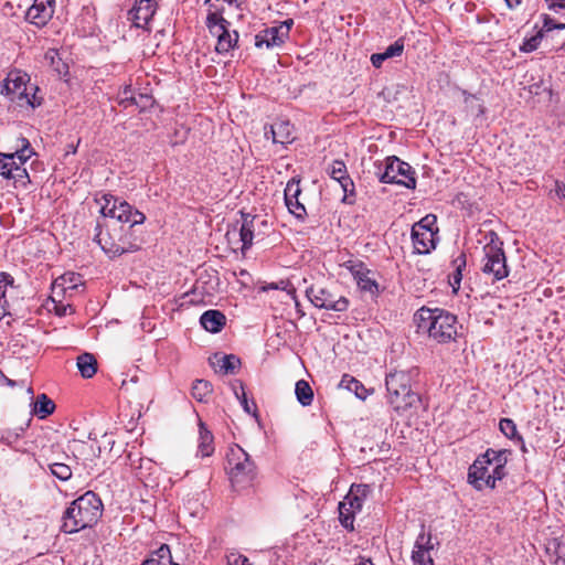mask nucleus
Returning a JSON list of instances; mask_svg holds the SVG:
<instances>
[{
    "label": "nucleus",
    "mask_w": 565,
    "mask_h": 565,
    "mask_svg": "<svg viewBox=\"0 0 565 565\" xmlns=\"http://www.w3.org/2000/svg\"><path fill=\"white\" fill-rule=\"evenodd\" d=\"M95 202L100 205L103 220L96 222L94 241L102 250L111 258L139 250L142 239L135 226L143 224L146 215L110 193L96 195Z\"/></svg>",
    "instance_id": "1"
},
{
    "label": "nucleus",
    "mask_w": 565,
    "mask_h": 565,
    "mask_svg": "<svg viewBox=\"0 0 565 565\" xmlns=\"http://www.w3.org/2000/svg\"><path fill=\"white\" fill-rule=\"evenodd\" d=\"M418 374L417 367L394 370L386 374L387 403L397 414H404L408 409L419 406L420 396L412 388V383Z\"/></svg>",
    "instance_id": "2"
},
{
    "label": "nucleus",
    "mask_w": 565,
    "mask_h": 565,
    "mask_svg": "<svg viewBox=\"0 0 565 565\" xmlns=\"http://www.w3.org/2000/svg\"><path fill=\"white\" fill-rule=\"evenodd\" d=\"M103 509V502L95 492H85L75 499L63 513L62 530L71 534L92 527L100 519Z\"/></svg>",
    "instance_id": "3"
},
{
    "label": "nucleus",
    "mask_w": 565,
    "mask_h": 565,
    "mask_svg": "<svg viewBox=\"0 0 565 565\" xmlns=\"http://www.w3.org/2000/svg\"><path fill=\"white\" fill-rule=\"evenodd\" d=\"M418 331L427 332L438 343H448L457 337V317L440 308H419L414 315Z\"/></svg>",
    "instance_id": "4"
},
{
    "label": "nucleus",
    "mask_w": 565,
    "mask_h": 565,
    "mask_svg": "<svg viewBox=\"0 0 565 565\" xmlns=\"http://www.w3.org/2000/svg\"><path fill=\"white\" fill-rule=\"evenodd\" d=\"M374 173L382 183H394L407 189L416 188L414 169L395 156L374 162Z\"/></svg>",
    "instance_id": "5"
},
{
    "label": "nucleus",
    "mask_w": 565,
    "mask_h": 565,
    "mask_svg": "<svg viewBox=\"0 0 565 565\" xmlns=\"http://www.w3.org/2000/svg\"><path fill=\"white\" fill-rule=\"evenodd\" d=\"M486 245L483 246L484 257L482 273L492 276V280H502L509 276V267L503 250V242L494 231H489L484 235Z\"/></svg>",
    "instance_id": "6"
},
{
    "label": "nucleus",
    "mask_w": 565,
    "mask_h": 565,
    "mask_svg": "<svg viewBox=\"0 0 565 565\" xmlns=\"http://www.w3.org/2000/svg\"><path fill=\"white\" fill-rule=\"evenodd\" d=\"M38 89V86L30 83V76L25 72L15 68L4 78L2 93L34 108L41 105V100L35 96Z\"/></svg>",
    "instance_id": "7"
},
{
    "label": "nucleus",
    "mask_w": 565,
    "mask_h": 565,
    "mask_svg": "<svg viewBox=\"0 0 565 565\" xmlns=\"http://www.w3.org/2000/svg\"><path fill=\"white\" fill-rule=\"evenodd\" d=\"M228 475L233 484L249 483L256 476V466L249 455L239 446L227 454Z\"/></svg>",
    "instance_id": "8"
},
{
    "label": "nucleus",
    "mask_w": 565,
    "mask_h": 565,
    "mask_svg": "<svg viewBox=\"0 0 565 565\" xmlns=\"http://www.w3.org/2000/svg\"><path fill=\"white\" fill-rule=\"evenodd\" d=\"M306 296L315 307L335 312L347 311L350 303L344 296L337 297L329 289L320 286H310L307 288Z\"/></svg>",
    "instance_id": "9"
},
{
    "label": "nucleus",
    "mask_w": 565,
    "mask_h": 565,
    "mask_svg": "<svg viewBox=\"0 0 565 565\" xmlns=\"http://www.w3.org/2000/svg\"><path fill=\"white\" fill-rule=\"evenodd\" d=\"M18 294L14 278L8 273H0V319L11 315L18 300Z\"/></svg>",
    "instance_id": "10"
},
{
    "label": "nucleus",
    "mask_w": 565,
    "mask_h": 565,
    "mask_svg": "<svg viewBox=\"0 0 565 565\" xmlns=\"http://www.w3.org/2000/svg\"><path fill=\"white\" fill-rule=\"evenodd\" d=\"M32 4L26 10V19L36 26L45 25L54 14L55 0H26Z\"/></svg>",
    "instance_id": "11"
},
{
    "label": "nucleus",
    "mask_w": 565,
    "mask_h": 565,
    "mask_svg": "<svg viewBox=\"0 0 565 565\" xmlns=\"http://www.w3.org/2000/svg\"><path fill=\"white\" fill-rule=\"evenodd\" d=\"M434 550L431 534L425 532V525H422V532L418 534L414 550L412 552V561L414 565H434L430 551Z\"/></svg>",
    "instance_id": "12"
},
{
    "label": "nucleus",
    "mask_w": 565,
    "mask_h": 565,
    "mask_svg": "<svg viewBox=\"0 0 565 565\" xmlns=\"http://www.w3.org/2000/svg\"><path fill=\"white\" fill-rule=\"evenodd\" d=\"M301 194L300 180L292 178L285 188V203L288 211L298 220H305L307 211L305 205L299 201Z\"/></svg>",
    "instance_id": "13"
},
{
    "label": "nucleus",
    "mask_w": 565,
    "mask_h": 565,
    "mask_svg": "<svg viewBox=\"0 0 565 565\" xmlns=\"http://www.w3.org/2000/svg\"><path fill=\"white\" fill-rule=\"evenodd\" d=\"M347 267L361 290L369 291L372 296L377 295L379 285L370 277L371 270L367 269L362 262H349Z\"/></svg>",
    "instance_id": "14"
},
{
    "label": "nucleus",
    "mask_w": 565,
    "mask_h": 565,
    "mask_svg": "<svg viewBox=\"0 0 565 565\" xmlns=\"http://www.w3.org/2000/svg\"><path fill=\"white\" fill-rule=\"evenodd\" d=\"M156 12V4L151 0H136L128 11V19L137 28H145Z\"/></svg>",
    "instance_id": "15"
},
{
    "label": "nucleus",
    "mask_w": 565,
    "mask_h": 565,
    "mask_svg": "<svg viewBox=\"0 0 565 565\" xmlns=\"http://www.w3.org/2000/svg\"><path fill=\"white\" fill-rule=\"evenodd\" d=\"M287 41L284 35V30H280L278 25H273L266 28L258 32L255 36V46L256 47H279Z\"/></svg>",
    "instance_id": "16"
},
{
    "label": "nucleus",
    "mask_w": 565,
    "mask_h": 565,
    "mask_svg": "<svg viewBox=\"0 0 565 565\" xmlns=\"http://www.w3.org/2000/svg\"><path fill=\"white\" fill-rule=\"evenodd\" d=\"M437 233L412 227V241L417 254H429L436 247Z\"/></svg>",
    "instance_id": "17"
},
{
    "label": "nucleus",
    "mask_w": 565,
    "mask_h": 565,
    "mask_svg": "<svg viewBox=\"0 0 565 565\" xmlns=\"http://www.w3.org/2000/svg\"><path fill=\"white\" fill-rule=\"evenodd\" d=\"M372 489L369 484H352L343 502L349 505L351 511L360 512Z\"/></svg>",
    "instance_id": "18"
},
{
    "label": "nucleus",
    "mask_w": 565,
    "mask_h": 565,
    "mask_svg": "<svg viewBox=\"0 0 565 565\" xmlns=\"http://www.w3.org/2000/svg\"><path fill=\"white\" fill-rule=\"evenodd\" d=\"M490 466V459H486L483 454L480 455L473 463L469 468L468 472V481L472 484L477 490L483 489L482 481L484 480L488 472V467Z\"/></svg>",
    "instance_id": "19"
},
{
    "label": "nucleus",
    "mask_w": 565,
    "mask_h": 565,
    "mask_svg": "<svg viewBox=\"0 0 565 565\" xmlns=\"http://www.w3.org/2000/svg\"><path fill=\"white\" fill-rule=\"evenodd\" d=\"M270 138L273 142L288 145L294 141L292 126L287 120H277L270 126L269 131H265L266 138Z\"/></svg>",
    "instance_id": "20"
},
{
    "label": "nucleus",
    "mask_w": 565,
    "mask_h": 565,
    "mask_svg": "<svg viewBox=\"0 0 565 565\" xmlns=\"http://www.w3.org/2000/svg\"><path fill=\"white\" fill-rule=\"evenodd\" d=\"M226 317L224 313H222L218 310H207L205 311L201 318L200 323L201 326L209 332L217 333L220 332L223 327L225 326Z\"/></svg>",
    "instance_id": "21"
},
{
    "label": "nucleus",
    "mask_w": 565,
    "mask_h": 565,
    "mask_svg": "<svg viewBox=\"0 0 565 565\" xmlns=\"http://www.w3.org/2000/svg\"><path fill=\"white\" fill-rule=\"evenodd\" d=\"M404 39L401 38L396 40L393 44L387 46L384 52L371 55L372 65L380 68L386 60L401 56L404 52Z\"/></svg>",
    "instance_id": "22"
},
{
    "label": "nucleus",
    "mask_w": 565,
    "mask_h": 565,
    "mask_svg": "<svg viewBox=\"0 0 565 565\" xmlns=\"http://www.w3.org/2000/svg\"><path fill=\"white\" fill-rule=\"evenodd\" d=\"M243 223L239 230L241 241L243 243L242 249H248L253 245L255 223L259 221L257 216L249 214H242Z\"/></svg>",
    "instance_id": "23"
},
{
    "label": "nucleus",
    "mask_w": 565,
    "mask_h": 565,
    "mask_svg": "<svg viewBox=\"0 0 565 565\" xmlns=\"http://www.w3.org/2000/svg\"><path fill=\"white\" fill-rule=\"evenodd\" d=\"M214 359L216 361L212 362V365L218 367V372L223 374H234L241 365V360L234 354H215Z\"/></svg>",
    "instance_id": "24"
},
{
    "label": "nucleus",
    "mask_w": 565,
    "mask_h": 565,
    "mask_svg": "<svg viewBox=\"0 0 565 565\" xmlns=\"http://www.w3.org/2000/svg\"><path fill=\"white\" fill-rule=\"evenodd\" d=\"M76 365L84 379H90L97 372V361L90 353H83L78 355Z\"/></svg>",
    "instance_id": "25"
},
{
    "label": "nucleus",
    "mask_w": 565,
    "mask_h": 565,
    "mask_svg": "<svg viewBox=\"0 0 565 565\" xmlns=\"http://www.w3.org/2000/svg\"><path fill=\"white\" fill-rule=\"evenodd\" d=\"M214 452L213 435L209 431L203 423L200 424V443L198 446V455L209 457Z\"/></svg>",
    "instance_id": "26"
},
{
    "label": "nucleus",
    "mask_w": 565,
    "mask_h": 565,
    "mask_svg": "<svg viewBox=\"0 0 565 565\" xmlns=\"http://www.w3.org/2000/svg\"><path fill=\"white\" fill-rule=\"evenodd\" d=\"M546 552L554 557L556 565H565V540L553 539L546 545Z\"/></svg>",
    "instance_id": "27"
},
{
    "label": "nucleus",
    "mask_w": 565,
    "mask_h": 565,
    "mask_svg": "<svg viewBox=\"0 0 565 565\" xmlns=\"http://www.w3.org/2000/svg\"><path fill=\"white\" fill-rule=\"evenodd\" d=\"M54 409L55 404L51 398H49L45 394L38 396V399L34 403L33 412L39 418H46L54 412Z\"/></svg>",
    "instance_id": "28"
},
{
    "label": "nucleus",
    "mask_w": 565,
    "mask_h": 565,
    "mask_svg": "<svg viewBox=\"0 0 565 565\" xmlns=\"http://www.w3.org/2000/svg\"><path fill=\"white\" fill-rule=\"evenodd\" d=\"M295 394H296V397H297V401L302 405V406H309L312 404V401H313V391L310 386V384L305 381V380H299L297 383H296V386H295Z\"/></svg>",
    "instance_id": "29"
},
{
    "label": "nucleus",
    "mask_w": 565,
    "mask_h": 565,
    "mask_svg": "<svg viewBox=\"0 0 565 565\" xmlns=\"http://www.w3.org/2000/svg\"><path fill=\"white\" fill-rule=\"evenodd\" d=\"M328 173L330 178L338 182H345V184H351V178L348 174L347 166L342 160H334L330 164L328 169Z\"/></svg>",
    "instance_id": "30"
},
{
    "label": "nucleus",
    "mask_w": 565,
    "mask_h": 565,
    "mask_svg": "<svg viewBox=\"0 0 565 565\" xmlns=\"http://www.w3.org/2000/svg\"><path fill=\"white\" fill-rule=\"evenodd\" d=\"M213 388L212 384L206 380H195L192 385V396L200 403L207 402Z\"/></svg>",
    "instance_id": "31"
},
{
    "label": "nucleus",
    "mask_w": 565,
    "mask_h": 565,
    "mask_svg": "<svg viewBox=\"0 0 565 565\" xmlns=\"http://www.w3.org/2000/svg\"><path fill=\"white\" fill-rule=\"evenodd\" d=\"M20 141V148H18L14 152H11L10 154L13 157L14 161H19L18 164H24L34 154V151L31 147L30 141L26 138L21 137Z\"/></svg>",
    "instance_id": "32"
},
{
    "label": "nucleus",
    "mask_w": 565,
    "mask_h": 565,
    "mask_svg": "<svg viewBox=\"0 0 565 565\" xmlns=\"http://www.w3.org/2000/svg\"><path fill=\"white\" fill-rule=\"evenodd\" d=\"M237 41L238 33L236 31H233V34H231L230 30L227 29L226 32L218 38L216 51L218 53H227L235 46Z\"/></svg>",
    "instance_id": "33"
},
{
    "label": "nucleus",
    "mask_w": 565,
    "mask_h": 565,
    "mask_svg": "<svg viewBox=\"0 0 565 565\" xmlns=\"http://www.w3.org/2000/svg\"><path fill=\"white\" fill-rule=\"evenodd\" d=\"M339 520L343 527H345L349 531L354 530V518L358 512L351 511L349 509V505L345 504L343 501L339 503Z\"/></svg>",
    "instance_id": "34"
},
{
    "label": "nucleus",
    "mask_w": 565,
    "mask_h": 565,
    "mask_svg": "<svg viewBox=\"0 0 565 565\" xmlns=\"http://www.w3.org/2000/svg\"><path fill=\"white\" fill-rule=\"evenodd\" d=\"M341 385H345V387L355 394L356 397L360 399H365L367 396V391L363 386V384L355 380L354 377H351L350 375H343L341 380Z\"/></svg>",
    "instance_id": "35"
},
{
    "label": "nucleus",
    "mask_w": 565,
    "mask_h": 565,
    "mask_svg": "<svg viewBox=\"0 0 565 565\" xmlns=\"http://www.w3.org/2000/svg\"><path fill=\"white\" fill-rule=\"evenodd\" d=\"M501 433L511 440H521V435L518 433L516 425L511 418H502L499 423Z\"/></svg>",
    "instance_id": "36"
},
{
    "label": "nucleus",
    "mask_w": 565,
    "mask_h": 565,
    "mask_svg": "<svg viewBox=\"0 0 565 565\" xmlns=\"http://www.w3.org/2000/svg\"><path fill=\"white\" fill-rule=\"evenodd\" d=\"M511 454L508 449H501V450H494V449H488L483 456L486 459H490V465H507L508 462V456Z\"/></svg>",
    "instance_id": "37"
},
{
    "label": "nucleus",
    "mask_w": 565,
    "mask_h": 565,
    "mask_svg": "<svg viewBox=\"0 0 565 565\" xmlns=\"http://www.w3.org/2000/svg\"><path fill=\"white\" fill-rule=\"evenodd\" d=\"M454 264L456 266V269H455V273L451 276L450 285L452 286L454 290L456 291L459 288L460 281L462 279L461 270L466 266V255L465 254H460V256H458L455 259Z\"/></svg>",
    "instance_id": "38"
},
{
    "label": "nucleus",
    "mask_w": 565,
    "mask_h": 565,
    "mask_svg": "<svg viewBox=\"0 0 565 565\" xmlns=\"http://www.w3.org/2000/svg\"><path fill=\"white\" fill-rule=\"evenodd\" d=\"M15 162L11 154L0 152V174L6 179H11Z\"/></svg>",
    "instance_id": "39"
},
{
    "label": "nucleus",
    "mask_w": 565,
    "mask_h": 565,
    "mask_svg": "<svg viewBox=\"0 0 565 565\" xmlns=\"http://www.w3.org/2000/svg\"><path fill=\"white\" fill-rule=\"evenodd\" d=\"M152 554L157 558V563H160L161 565H179L173 562L171 550L167 544H162Z\"/></svg>",
    "instance_id": "40"
},
{
    "label": "nucleus",
    "mask_w": 565,
    "mask_h": 565,
    "mask_svg": "<svg viewBox=\"0 0 565 565\" xmlns=\"http://www.w3.org/2000/svg\"><path fill=\"white\" fill-rule=\"evenodd\" d=\"M50 470L53 476L62 481H67L72 478V469L68 465L54 462L50 465Z\"/></svg>",
    "instance_id": "41"
},
{
    "label": "nucleus",
    "mask_w": 565,
    "mask_h": 565,
    "mask_svg": "<svg viewBox=\"0 0 565 565\" xmlns=\"http://www.w3.org/2000/svg\"><path fill=\"white\" fill-rule=\"evenodd\" d=\"M437 223V216L434 214H427L423 218H420L418 222H416L413 227L424 231H433L438 234V227L436 225Z\"/></svg>",
    "instance_id": "42"
},
{
    "label": "nucleus",
    "mask_w": 565,
    "mask_h": 565,
    "mask_svg": "<svg viewBox=\"0 0 565 565\" xmlns=\"http://www.w3.org/2000/svg\"><path fill=\"white\" fill-rule=\"evenodd\" d=\"M118 103L125 108L132 105H138L137 97L135 96L131 86H125L124 89L119 92Z\"/></svg>",
    "instance_id": "43"
},
{
    "label": "nucleus",
    "mask_w": 565,
    "mask_h": 565,
    "mask_svg": "<svg viewBox=\"0 0 565 565\" xmlns=\"http://www.w3.org/2000/svg\"><path fill=\"white\" fill-rule=\"evenodd\" d=\"M543 36V32L539 31L535 35L525 39L522 45L520 46V50L524 53H531L535 51L539 47Z\"/></svg>",
    "instance_id": "44"
},
{
    "label": "nucleus",
    "mask_w": 565,
    "mask_h": 565,
    "mask_svg": "<svg viewBox=\"0 0 565 565\" xmlns=\"http://www.w3.org/2000/svg\"><path fill=\"white\" fill-rule=\"evenodd\" d=\"M564 29H565V23L556 22L550 15L543 14V25L540 30V32H543V35H545L548 32H552L553 30H564Z\"/></svg>",
    "instance_id": "45"
},
{
    "label": "nucleus",
    "mask_w": 565,
    "mask_h": 565,
    "mask_svg": "<svg viewBox=\"0 0 565 565\" xmlns=\"http://www.w3.org/2000/svg\"><path fill=\"white\" fill-rule=\"evenodd\" d=\"M64 288L75 289L81 280V276L75 273H66L61 278Z\"/></svg>",
    "instance_id": "46"
},
{
    "label": "nucleus",
    "mask_w": 565,
    "mask_h": 565,
    "mask_svg": "<svg viewBox=\"0 0 565 565\" xmlns=\"http://www.w3.org/2000/svg\"><path fill=\"white\" fill-rule=\"evenodd\" d=\"M226 559L228 565H252L249 559L238 552L228 553Z\"/></svg>",
    "instance_id": "47"
},
{
    "label": "nucleus",
    "mask_w": 565,
    "mask_h": 565,
    "mask_svg": "<svg viewBox=\"0 0 565 565\" xmlns=\"http://www.w3.org/2000/svg\"><path fill=\"white\" fill-rule=\"evenodd\" d=\"M226 22V19L223 18L222 13L217 10L212 11L209 10L207 17H206V26L210 29V25H217L220 23Z\"/></svg>",
    "instance_id": "48"
},
{
    "label": "nucleus",
    "mask_w": 565,
    "mask_h": 565,
    "mask_svg": "<svg viewBox=\"0 0 565 565\" xmlns=\"http://www.w3.org/2000/svg\"><path fill=\"white\" fill-rule=\"evenodd\" d=\"M343 192H344V196H343V202L344 203H349V204H352L354 202V195H355V192H354V183L353 181L351 180V184H345V182H339Z\"/></svg>",
    "instance_id": "49"
},
{
    "label": "nucleus",
    "mask_w": 565,
    "mask_h": 565,
    "mask_svg": "<svg viewBox=\"0 0 565 565\" xmlns=\"http://www.w3.org/2000/svg\"><path fill=\"white\" fill-rule=\"evenodd\" d=\"M239 384V390L242 391V397L239 398V402H241V405L243 406L244 411L248 414H252L256 412L257 407H256V404L254 402H248L247 397H246V393L244 391V386H243V383H238Z\"/></svg>",
    "instance_id": "50"
},
{
    "label": "nucleus",
    "mask_w": 565,
    "mask_h": 565,
    "mask_svg": "<svg viewBox=\"0 0 565 565\" xmlns=\"http://www.w3.org/2000/svg\"><path fill=\"white\" fill-rule=\"evenodd\" d=\"M11 179H14L17 181H20V180H23V179H28L29 180L28 171L23 167V164H18V162H15L14 169L12 171Z\"/></svg>",
    "instance_id": "51"
},
{
    "label": "nucleus",
    "mask_w": 565,
    "mask_h": 565,
    "mask_svg": "<svg viewBox=\"0 0 565 565\" xmlns=\"http://www.w3.org/2000/svg\"><path fill=\"white\" fill-rule=\"evenodd\" d=\"M228 26H230V22L226 20V22L220 23L215 26L210 25L209 31L213 36L218 39L222 34H224L226 32Z\"/></svg>",
    "instance_id": "52"
},
{
    "label": "nucleus",
    "mask_w": 565,
    "mask_h": 565,
    "mask_svg": "<svg viewBox=\"0 0 565 565\" xmlns=\"http://www.w3.org/2000/svg\"><path fill=\"white\" fill-rule=\"evenodd\" d=\"M505 465L498 463L494 465L491 477L499 481L505 477Z\"/></svg>",
    "instance_id": "53"
},
{
    "label": "nucleus",
    "mask_w": 565,
    "mask_h": 565,
    "mask_svg": "<svg viewBox=\"0 0 565 565\" xmlns=\"http://www.w3.org/2000/svg\"><path fill=\"white\" fill-rule=\"evenodd\" d=\"M292 25H294L292 19H287L278 24V28L280 30H284V35L286 36L287 40L289 39V33H290Z\"/></svg>",
    "instance_id": "54"
},
{
    "label": "nucleus",
    "mask_w": 565,
    "mask_h": 565,
    "mask_svg": "<svg viewBox=\"0 0 565 565\" xmlns=\"http://www.w3.org/2000/svg\"><path fill=\"white\" fill-rule=\"evenodd\" d=\"M555 194L562 199V200H565V184L559 182V181H556L555 182Z\"/></svg>",
    "instance_id": "55"
},
{
    "label": "nucleus",
    "mask_w": 565,
    "mask_h": 565,
    "mask_svg": "<svg viewBox=\"0 0 565 565\" xmlns=\"http://www.w3.org/2000/svg\"><path fill=\"white\" fill-rule=\"evenodd\" d=\"M497 481H498L497 479H493L491 477V473H488L486 476L484 480L482 481V483H483V487H489V488L493 489L495 487Z\"/></svg>",
    "instance_id": "56"
},
{
    "label": "nucleus",
    "mask_w": 565,
    "mask_h": 565,
    "mask_svg": "<svg viewBox=\"0 0 565 565\" xmlns=\"http://www.w3.org/2000/svg\"><path fill=\"white\" fill-rule=\"evenodd\" d=\"M2 377H3V379H2V381H3L7 385H9V386H11V387H13V386H15V385H19V386H21V387L25 386V382H24V381L17 382V381H13V380H11V379H9V377L4 376V375H3Z\"/></svg>",
    "instance_id": "57"
},
{
    "label": "nucleus",
    "mask_w": 565,
    "mask_h": 565,
    "mask_svg": "<svg viewBox=\"0 0 565 565\" xmlns=\"http://www.w3.org/2000/svg\"><path fill=\"white\" fill-rule=\"evenodd\" d=\"M238 383H242V382L241 381H235L233 383V385H232L234 394H235L237 399H239L242 397V391L239 390V384Z\"/></svg>",
    "instance_id": "58"
},
{
    "label": "nucleus",
    "mask_w": 565,
    "mask_h": 565,
    "mask_svg": "<svg viewBox=\"0 0 565 565\" xmlns=\"http://www.w3.org/2000/svg\"><path fill=\"white\" fill-rule=\"evenodd\" d=\"M141 565H161L160 563H157V558L151 554V556L142 562Z\"/></svg>",
    "instance_id": "59"
},
{
    "label": "nucleus",
    "mask_w": 565,
    "mask_h": 565,
    "mask_svg": "<svg viewBox=\"0 0 565 565\" xmlns=\"http://www.w3.org/2000/svg\"><path fill=\"white\" fill-rule=\"evenodd\" d=\"M565 9V0L563 2H553L552 10Z\"/></svg>",
    "instance_id": "60"
},
{
    "label": "nucleus",
    "mask_w": 565,
    "mask_h": 565,
    "mask_svg": "<svg viewBox=\"0 0 565 565\" xmlns=\"http://www.w3.org/2000/svg\"><path fill=\"white\" fill-rule=\"evenodd\" d=\"M514 441H515V443H518V444L520 445L521 450H522L523 452H526V451H527V449H526V447H525V443H524V440H523V437H522V436H521V440H514Z\"/></svg>",
    "instance_id": "61"
},
{
    "label": "nucleus",
    "mask_w": 565,
    "mask_h": 565,
    "mask_svg": "<svg viewBox=\"0 0 565 565\" xmlns=\"http://www.w3.org/2000/svg\"><path fill=\"white\" fill-rule=\"evenodd\" d=\"M509 8H514L516 4L520 3L519 0H505Z\"/></svg>",
    "instance_id": "62"
},
{
    "label": "nucleus",
    "mask_w": 565,
    "mask_h": 565,
    "mask_svg": "<svg viewBox=\"0 0 565 565\" xmlns=\"http://www.w3.org/2000/svg\"><path fill=\"white\" fill-rule=\"evenodd\" d=\"M475 96L472 95H467L466 98H465V102L468 103L469 100H475Z\"/></svg>",
    "instance_id": "63"
},
{
    "label": "nucleus",
    "mask_w": 565,
    "mask_h": 565,
    "mask_svg": "<svg viewBox=\"0 0 565 565\" xmlns=\"http://www.w3.org/2000/svg\"><path fill=\"white\" fill-rule=\"evenodd\" d=\"M26 392L31 397L33 396V388L31 386L26 387Z\"/></svg>",
    "instance_id": "64"
}]
</instances>
